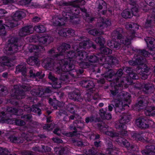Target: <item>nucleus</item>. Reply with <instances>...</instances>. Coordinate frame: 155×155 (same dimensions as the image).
Masks as SVG:
<instances>
[{"label":"nucleus","mask_w":155,"mask_h":155,"mask_svg":"<svg viewBox=\"0 0 155 155\" xmlns=\"http://www.w3.org/2000/svg\"><path fill=\"white\" fill-rule=\"evenodd\" d=\"M104 116H105V118L107 120H109L110 119L111 117V115L109 114H106V116H105L104 114Z\"/></svg>","instance_id":"obj_30"},{"label":"nucleus","mask_w":155,"mask_h":155,"mask_svg":"<svg viewBox=\"0 0 155 155\" xmlns=\"http://www.w3.org/2000/svg\"><path fill=\"white\" fill-rule=\"evenodd\" d=\"M51 99H50V100H49L50 103H51L50 101H51Z\"/></svg>","instance_id":"obj_54"},{"label":"nucleus","mask_w":155,"mask_h":155,"mask_svg":"<svg viewBox=\"0 0 155 155\" xmlns=\"http://www.w3.org/2000/svg\"><path fill=\"white\" fill-rule=\"evenodd\" d=\"M140 109H142V108H141V107H140Z\"/></svg>","instance_id":"obj_63"},{"label":"nucleus","mask_w":155,"mask_h":155,"mask_svg":"<svg viewBox=\"0 0 155 155\" xmlns=\"http://www.w3.org/2000/svg\"><path fill=\"white\" fill-rule=\"evenodd\" d=\"M70 118L71 119H74V117L73 116H71L70 117Z\"/></svg>","instance_id":"obj_48"},{"label":"nucleus","mask_w":155,"mask_h":155,"mask_svg":"<svg viewBox=\"0 0 155 155\" xmlns=\"http://www.w3.org/2000/svg\"><path fill=\"white\" fill-rule=\"evenodd\" d=\"M12 50L14 51H17V46L15 45H12Z\"/></svg>","instance_id":"obj_37"},{"label":"nucleus","mask_w":155,"mask_h":155,"mask_svg":"<svg viewBox=\"0 0 155 155\" xmlns=\"http://www.w3.org/2000/svg\"><path fill=\"white\" fill-rule=\"evenodd\" d=\"M143 103H142V101H140L138 103V106H139L140 107H142V105H143V104H142Z\"/></svg>","instance_id":"obj_39"},{"label":"nucleus","mask_w":155,"mask_h":155,"mask_svg":"<svg viewBox=\"0 0 155 155\" xmlns=\"http://www.w3.org/2000/svg\"><path fill=\"white\" fill-rule=\"evenodd\" d=\"M94 145L96 147H98L99 145L98 143L96 142H94Z\"/></svg>","instance_id":"obj_42"},{"label":"nucleus","mask_w":155,"mask_h":155,"mask_svg":"<svg viewBox=\"0 0 155 155\" xmlns=\"http://www.w3.org/2000/svg\"><path fill=\"white\" fill-rule=\"evenodd\" d=\"M30 75L31 77L35 76V71L33 70H31L30 71Z\"/></svg>","instance_id":"obj_28"},{"label":"nucleus","mask_w":155,"mask_h":155,"mask_svg":"<svg viewBox=\"0 0 155 155\" xmlns=\"http://www.w3.org/2000/svg\"><path fill=\"white\" fill-rule=\"evenodd\" d=\"M119 72H120V74H122V70H120L119 71Z\"/></svg>","instance_id":"obj_51"},{"label":"nucleus","mask_w":155,"mask_h":155,"mask_svg":"<svg viewBox=\"0 0 155 155\" xmlns=\"http://www.w3.org/2000/svg\"><path fill=\"white\" fill-rule=\"evenodd\" d=\"M86 123H88L90 121V119L89 118H87L86 119Z\"/></svg>","instance_id":"obj_41"},{"label":"nucleus","mask_w":155,"mask_h":155,"mask_svg":"<svg viewBox=\"0 0 155 155\" xmlns=\"http://www.w3.org/2000/svg\"><path fill=\"white\" fill-rule=\"evenodd\" d=\"M10 141H11L12 142H17V138L14 136H12L10 137Z\"/></svg>","instance_id":"obj_24"},{"label":"nucleus","mask_w":155,"mask_h":155,"mask_svg":"<svg viewBox=\"0 0 155 155\" xmlns=\"http://www.w3.org/2000/svg\"><path fill=\"white\" fill-rule=\"evenodd\" d=\"M101 50H103L104 51V53L107 54L111 53V50L107 48L103 47L101 48Z\"/></svg>","instance_id":"obj_16"},{"label":"nucleus","mask_w":155,"mask_h":155,"mask_svg":"<svg viewBox=\"0 0 155 155\" xmlns=\"http://www.w3.org/2000/svg\"><path fill=\"white\" fill-rule=\"evenodd\" d=\"M112 109H113V107L112 106H111L110 105L109 106L108 109L110 111H111L112 110Z\"/></svg>","instance_id":"obj_40"},{"label":"nucleus","mask_w":155,"mask_h":155,"mask_svg":"<svg viewBox=\"0 0 155 155\" xmlns=\"http://www.w3.org/2000/svg\"><path fill=\"white\" fill-rule=\"evenodd\" d=\"M143 54L144 56L147 57L149 56V54L147 51H143Z\"/></svg>","instance_id":"obj_29"},{"label":"nucleus","mask_w":155,"mask_h":155,"mask_svg":"<svg viewBox=\"0 0 155 155\" xmlns=\"http://www.w3.org/2000/svg\"><path fill=\"white\" fill-rule=\"evenodd\" d=\"M127 96L129 97H130L129 95L128 94L127 95Z\"/></svg>","instance_id":"obj_58"},{"label":"nucleus","mask_w":155,"mask_h":155,"mask_svg":"<svg viewBox=\"0 0 155 155\" xmlns=\"http://www.w3.org/2000/svg\"><path fill=\"white\" fill-rule=\"evenodd\" d=\"M63 64L64 65L67 64V63H63Z\"/></svg>","instance_id":"obj_50"},{"label":"nucleus","mask_w":155,"mask_h":155,"mask_svg":"<svg viewBox=\"0 0 155 155\" xmlns=\"http://www.w3.org/2000/svg\"><path fill=\"white\" fill-rule=\"evenodd\" d=\"M122 15L123 17L126 18H130L131 16V15L128 9L124 10L122 13Z\"/></svg>","instance_id":"obj_10"},{"label":"nucleus","mask_w":155,"mask_h":155,"mask_svg":"<svg viewBox=\"0 0 155 155\" xmlns=\"http://www.w3.org/2000/svg\"><path fill=\"white\" fill-rule=\"evenodd\" d=\"M132 39V38H130V39L129 40L127 41H125V42H124V38H121V40H120V42L121 43H122L124 44H125L126 45H127L130 43V41L131 39Z\"/></svg>","instance_id":"obj_21"},{"label":"nucleus","mask_w":155,"mask_h":155,"mask_svg":"<svg viewBox=\"0 0 155 155\" xmlns=\"http://www.w3.org/2000/svg\"><path fill=\"white\" fill-rule=\"evenodd\" d=\"M102 24V25L104 26V27H107L108 26L110 25L111 24V23L109 20L106 19L104 20V23H103Z\"/></svg>","instance_id":"obj_18"},{"label":"nucleus","mask_w":155,"mask_h":155,"mask_svg":"<svg viewBox=\"0 0 155 155\" xmlns=\"http://www.w3.org/2000/svg\"><path fill=\"white\" fill-rule=\"evenodd\" d=\"M132 14L135 15H137L136 13L138 12V9L136 8H133L131 9Z\"/></svg>","instance_id":"obj_23"},{"label":"nucleus","mask_w":155,"mask_h":155,"mask_svg":"<svg viewBox=\"0 0 155 155\" xmlns=\"http://www.w3.org/2000/svg\"><path fill=\"white\" fill-rule=\"evenodd\" d=\"M104 5H103V6H104L106 4V3H104Z\"/></svg>","instance_id":"obj_57"},{"label":"nucleus","mask_w":155,"mask_h":155,"mask_svg":"<svg viewBox=\"0 0 155 155\" xmlns=\"http://www.w3.org/2000/svg\"><path fill=\"white\" fill-rule=\"evenodd\" d=\"M67 66L68 67V65H67Z\"/></svg>","instance_id":"obj_62"},{"label":"nucleus","mask_w":155,"mask_h":155,"mask_svg":"<svg viewBox=\"0 0 155 155\" xmlns=\"http://www.w3.org/2000/svg\"><path fill=\"white\" fill-rule=\"evenodd\" d=\"M34 29L36 31L38 32H45L46 31L45 28L42 25L35 26Z\"/></svg>","instance_id":"obj_9"},{"label":"nucleus","mask_w":155,"mask_h":155,"mask_svg":"<svg viewBox=\"0 0 155 155\" xmlns=\"http://www.w3.org/2000/svg\"><path fill=\"white\" fill-rule=\"evenodd\" d=\"M65 30L64 29H62L59 32V34L65 37L67 35Z\"/></svg>","instance_id":"obj_20"},{"label":"nucleus","mask_w":155,"mask_h":155,"mask_svg":"<svg viewBox=\"0 0 155 155\" xmlns=\"http://www.w3.org/2000/svg\"><path fill=\"white\" fill-rule=\"evenodd\" d=\"M56 85V84L55 83L52 86L54 88H58L61 87V84H57L56 86H55Z\"/></svg>","instance_id":"obj_31"},{"label":"nucleus","mask_w":155,"mask_h":155,"mask_svg":"<svg viewBox=\"0 0 155 155\" xmlns=\"http://www.w3.org/2000/svg\"><path fill=\"white\" fill-rule=\"evenodd\" d=\"M120 140H117V142H119L120 143V140L122 141V144L125 146L126 147H128L130 146V143L126 140H122V138H120Z\"/></svg>","instance_id":"obj_14"},{"label":"nucleus","mask_w":155,"mask_h":155,"mask_svg":"<svg viewBox=\"0 0 155 155\" xmlns=\"http://www.w3.org/2000/svg\"><path fill=\"white\" fill-rule=\"evenodd\" d=\"M74 52L69 53L68 54V56L70 58L71 57L72 58L73 55H74Z\"/></svg>","instance_id":"obj_36"},{"label":"nucleus","mask_w":155,"mask_h":155,"mask_svg":"<svg viewBox=\"0 0 155 155\" xmlns=\"http://www.w3.org/2000/svg\"><path fill=\"white\" fill-rule=\"evenodd\" d=\"M3 76L4 77H5L6 76H7V74H3Z\"/></svg>","instance_id":"obj_47"},{"label":"nucleus","mask_w":155,"mask_h":155,"mask_svg":"<svg viewBox=\"0 0 155 155\" xmlns=\"http://www.w3.org/2000/svg\"><path fill=\"white\" fill-rule=\"evenodd\" d=\"M152 4V2H150L149 5H151V4Z\"/></svg>","instance_id":"obj_49"},{"label":"nucleus","mask_w":155,"mask_h":155,"mask_svg":"<svg viewBox=\"0 0 155 155\" xmlns=\"http://www.w3.org/2000/svg\"><path fill=\"white\" fill-rule=\"evenodd\" d=\"M53 140L54 142H61V141H60V140H58V139L56 138H54L53 139Z\"/></svg>","instance_id":"obj_38"},{"label":"nucleus","mask_w":155,"mask_h":155,"mask_svg":"<svg viewBox=\"0 0 155 155\" xmlns=\"http://www.w3.org/2000/svg\"><path fill=\"white\" fill-rule=\"evenodd\" d=\"M148 149H151L152 150L150 151L148 150V152L146 153L147 151L146 150L143 151H142V153L144 155H148L149 153H150L151 151H155V147L153 146H151L149 147V148H148Z\"/></svg>","instance_id":"obj_15"},{"label":"nucleus","mask_w":155,"mask_h":155,"mask_svg":"<svg viewBox=\"0 0 155 155\" xmlns=\"http://www.w3.org/2000/svg\"><path fill=\"white\" fill-rule=\"evenodd\" d=\"M36 75H38V73H37V74Z\"/></svg>","instance_id":"obj_61"},{"label":"nucleus","mask_w":155,"mask_h":155,"mask_svg":"<svg viewBox=\"0 0 155 155\" xmlns=\"http://www.w3.org/2000/svg\"><path fill=\"white\" fill-rule=\"evenodd\" d=\"M128 26L130 28H132V27L134 28L135 27L136 29H138L139 28L138 25L137 24H133V25L132 24H129L128 25H127L126 26V28H128Z\"/></svg>","instance_id":"obj_19"},{"label":"nucleus","mask_w":155,"mask_h":155,"mask_svg":"<svg viewBox=\"0 0 155 155\" xmlns=\"http://www.w3.org/2000/svg\"><path fill=\"white\" fill-rule=\"evenodd\" d=\"M89 33L94 35H97L100 34V33L96 30H91L89 31Z\"/></svg>","instance_id":"obj_17"},{"label":"nucleus","mask_w":155,"mask_h":155,"mask_svg":"<svg viewBox=\"0 0 155 155\" xmlns=\"http://www.w3.org/2000/svg\"><path fill=\"white\" fill-rule=\"evenodd\" d=\"M50 38L51 37L48 36L43 37L39 38V41L43 44L45 43L46 42H48V43H49L50 42L49 41V40Z\"/></svg>","instance_id":"obj_11"},{"label":"nucleus","mask_w":155,"mask_h":155,"mask_svg":"<svg viewBox=\"0 0 155 155\" xmlns=\"http://www.w3.org/2000/svg\"><path fill=\"white\" fill-rule=\"evenodd\" d=\"M16 123L18 125H21L23 124V122L20 120H17L16 121Z\"/></svg>","instance_id":"obj_33"},{"label":"nucleus","mask_w":155,"mask_h":155,"mask_svg":"<svg viewBox=\"0 0 155 155\" xmlns=\"http://www.w3.org/2000/svg\"><path fill=\"white\" fill-rule=\"evenodd\" d=\"M40 20V18L37 17H34L33 19V21L35 22H38Z\"/></svg>","instance_id":"obj_32"},{"label":"nucleus","mask_w":155,"mask_h":155,"mask_svg":"<svg viewBox=\"0 0 155 155\" xmlns=\"http://www.w3.org/2000/svg\"><path fill=\"white\" fill-rule=\"evenodd\" d=\"M2 21H0V23H2Z\"/></svg>","instance_id":"obj_59"},{"label":"nucleus","mask_w":155,"mask_h":155,"mask_svg":"<svg viewBox=\"0 0 155 155\" xmlns=\"http://www.w3.org/2000/svg\"><path fill=\"white\" fill-rule=\"evenodd\" d=\"M33 28L31 26L25 27L22 28L20 31L19 34L21 36H23L32 33Z\"/></svg>","instance_id":"obj_4"},{"label":"nucleus","mask_w":155,"mask_h":155,"mask_svg":"<svg viewBox=\"0 0 155 155\" xmlns=\"http://www.w3.org/2000/svg\"><path fill=\"white\" fill-rule=\"evenodd\" d=\"M68 33L71 36H73L74 35V31L73 30H70L67 31Z\"/></svg>","instance_id":"obj_26"},{"label":"nucleus","mask_w":155,"mask_h":155,"mask_svg":"<svg viewBox=\"0 0 155 155\" xmlns=\"http://www.w3.org/2000/svg\"><path fill=\"white\" fill-rule=\"evenodd\" d=\"M99 106H100L101 107H102L103 106L104 104L103 103H100L99 104Z\"/></svg>","instance_id":"obj_44"},{"label":"nucleus","mask_w":155,"mask_h":155,"mask_svg":"<svg viewBox=\"0 0 155 155\" xmlns=\"http://www.w3.org/2000/svg\"><path fill=\"white\" fill-rule=\"evenodd\" d=\"M49 78L53 81H55L56 80V79L52 75L51 73H49L48 75Z\"/></svg>","instance_id":"obj_22"},{"label":"nucleus","mask_w":155,"mask_h":155,"mask_svg":"<svg viewBox=\"0 0 155 155\" xmlns=\"http://www.w3.org/2000/svg\"><path fill=\"white\" fill-rule=\"evenodd\" d=\"M95 41L96 43L99 44L101 45H102L104 43L105 40L103 38L101 37L96 38Z\"/></svg>","instance_id":"obj_13"},{"label":"nucleus","mask_w":155,"mask_h":155,"mask_svg":"<svg viewBox=\"0 0 155 155\" xmlns=\"http://www.w3.org/2000/svg\"><path fill=\"white\" fill-rule=\"evenodd\" d=\"M147 121L143 118H140L137 119L136 121L135 124L136 125L140 127L146 128L148 127L146 124Z\"/></svg>","instance_id":"obj_5"},{"label":"nucleus","mask_w":155,"mask_h":155,"mask_svg":"<svg viewBox=\"0 0 155 155\" xmlns=\"http://www.w3.org/2000/svg\"><path fill=\"white\" fill-rule=\"evenodd\" d=\"M65 61V60H64L62 61V62H63V61Z\"/></svg>","instance_id":"obj_55"},{"label":"nucleus","mask_w":155,"mask_h":155,"mask_svg":"<svg viewBox=\"0 0 155 155\" xmlns=\"http://www.w3.org/2000/svg\"><path fill=\"white\" fill-rule=\"evenodd\" d=\"M37 59L33 57L30 58L27 60L28 63L30 65H33L37 63Z\"/></svg>","instance_id":"obj_12"},{"label":"nucleus","mask_w":155,"mask_h":155,"mask_svg":"<svg viewBox=\"0 0 155 155\" xmlns=\"http://www.w3.org/2000/svg\"><path fill=\"white\" fill-rule=\"evenodd\" d=\"M117 102H118V103H117L115 105V106L116 107H120V105L122 104V103L121 102V101H117Z\"/></svg>","instance_id":"obj_34"},{"label":"nucleus","mask_w":155,"mask_h":155,"mask_svg":"<svg viewBox=\"0 0 155 155\" xmlns=\"http://www.w3.org/2000/svg\"><path fill=\"white\" fill-rule=\"evenodd\" d=\"M147 46L151 51L155 52V40L152 38L147 37L145 39Z\"/></svg>","instance_id":"obj_3"},{"label":"nucleus","mask_w":155,"mask_h":155,"mask_svg":"<svg viewBox=\"0 0 155 155\" xmlns=\"http://www.w3.org/2000/svg\"><path fill=\"white\" fill-rule=\"evenodd\" d=\"M25 15V13L22 11L17 12L12 17V18L15 21L10 22L9 25L8 26L11 28L16 26L17 25L16 21L21 19Z\"/></svg>","instance_id":"obj_1"},{"label":"nucleus","mask_w":155,"mask_h":155,"mask_svg":"<svg viewBox=\"0 0 155 155\" xmlns=\"http://www.w3.org/2000/svg\"><path fill=\"white\" fill-rule=\"evenodd\" d=\"M6 13V12L5 10L3 9H0V14L2 15L5 14Z\"/></svg>","instance_id":"obj_35"},{"label":"nucleus","mask_w":155,"mask_h":155,"mask_svg":"<svg viewBox=\"0 0 155 155\" xmlns=\"http://www.w3.org/2000/svg\"><path fill=\"white\" fill-rule=\"evenodd\" d=\"M129 63L130 64H132V65H133V64H132L131 63V62L130 61V62H129Z\"/></svg>","instance_id":"obj_52"},{"label":"nucleus","mask_w":155,"mask_h":155,"mask_svg":"<svg viewBox=\"0 0 155 155\" xmlns=\"http://www.w3.org/2000/svg\"><path fill=\"white\" fill-rule=\"evenodd\" d=\"M29 48H31L29 50L31 52H38L39 51H42L43 49L42 46H39V47H37L36 46L32 45H30Z\"/></svg>","instance_id":"obj_6"},{"label":"nucleus","mask_w":155,"mask_h":155,"mask_svg":"<svg viewBox=\"0 0 155 155\" xmlns=\"http://www.w3.org/2000/svg\"><path fill=\"white\" fill-rule=\"evenodd\" d=\"M107 134L108 135H109V134L108 133V132H107Z\"/></svg>","instance_id":"obj_53"},{"label":"nucleus","mask_w":155,"mask_h":155,"mask_svg":"<svg viewBox=\"0 0 155 155\" xmlns=\"http://www.w3.org/2000/svg\"><path fill=\"white\" fill-rule=\"evenodd\" d=\"M61 131V130H60L59 129H56L54 130V132L55 134H57L58 135H60L61 134H60Z\"/></svg>","instance_id":"obj_27"},{"label":"nucleus","mask_w":155,"mask_h":155,"mask_svg":"<svg viewBox=\"0 0 155 155\" xmlns=\"http://www.w3.org/2000/svg\"><path fill=\"white\" fill-rule=\"evenodd\" d=\"M110 135L111 136H112V135L111 134H110Z\"/></svg>","instance_id":"obj_64"},{"label":"nucleus","mask_w":155,"mask_h":155,"mask_svg":"<svg viewBox=\"0 0 155 155\" xmlns=\"http://www.w3.org/2000/svg\"><path fill=\"white\" fill-rule=\"evenodd\" d=\"M5 27H3V28L0 29V34L1 35H4L5 34Z\"/></svg>","instance_id":"obj_25"},{"label":"nucleus","mask_w":155,"mask_h":155,"mask_svg":"<svg viewBox=\"0 0 155 155\" xmlns=\"http://www.w3.org/2000/svg\"><path fill=\"white\" fill-rule=\"evenodd\" d=\"M100 25V26H102V25Z\"/></svg>","instance_id":"obj_60"},{"label":"nucleus","mask_w":155,"mask_h":155,"mask_svg":"<svg viewBox=\"0 0 155 155\" xmlns=\"http://www.w3.org/2000/svg\"><path fill=\"white\" fill-rule=\"evenodd\" d=\"M147 75H146L145 77H144L143 76H142V78L143 79H146V78H147Z\"/></svg>","instance_id":"obj_43"},{"label":"nucleus","mask_w":155,"mask_h":155,"mask_svg":"<svg viewBox=\"0 0 155 155\" xmlns=\"http://www.w3.org/2000/svg\"><path fill=\"white\" fill-rule=\"evenodd\" d=\"M108 46L111 48H119L120 44L115 41L113 40L111 41H109L108 42Z\"/></svg>","instance_id":"obj_8"},{"label":"nucleus","mask_w":155,"mask_h":155,"mask_svg":"<svg viewBox=\"0 0 155 155\" xmlns=\"http://www.w3.org/2000/svg\"><path fill=\"white\" fill-rule=\"evenodd\" d=\"M154 107H150L147 108L145 110V114L147 116L153 115L154 114Z\"/></svg>","instance_id":"obj_7"},{"label":"nucleus","mask_w":155,"mask_h":155,"mask_svg":"<svg viewBox=\"0 0 155 155\" xmlns=\"http://www.w3.org/2000/svg\"><path fill=\"white\" fill-rule=\"evenodd\" d=\"M126 105H127V104H125L124 105V106H126Z\"/></svg>","instance_id":"obj_56"},{"label":"nucleus","mask_w":155,"mask_h":155,"mask_svg":"<svg viewBox=\"0 0 155 155\" xmlns=\"http://www.w3.org/2000/svg\"><path fill=\"white\" fill-rule=\"evenodd\" d=\"M71 13H66L64 12L62 13L63 17L59 19V21L58 22H56L54 25L55 26L62 25L64 24V22L66 21V18H70L71 19L72 18L71 17Z\"/></svg>","instance_id":"obj_2"},{"label":"nucleus","mask_w":155,"mask_h":155,"mask_svg":"<svg viewBox=\"0 0 155 155\" xmlns=\"http://www.w3.org/2000/svg\"><path fill=\"white\" fill-rule=\"evenodd\" d=\"M28 1H28H21L23 2H30V1Z\"/></svg>","instance_id":"obj_45"},{"label":"nucleus","mask_w":155,"mask_h":155,"mask_svg":"<svg viewBox=\"0 0 155 155\" xmlns=\"http://www.w3.org/2000/svg\"><path fill=\"white\" fill-rule=\"evenodd\" d=\"M98 8H99L100 9H101L103 8V6H101V5H100H100H99V6Z\"/></svg>","instance_id":"obj_46"}]
</instances>
